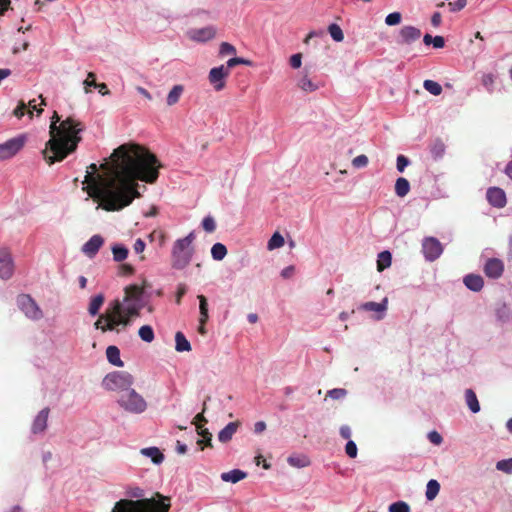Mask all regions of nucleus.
Instances as JSON below:
<instances>
[{
    "mask_svg": "<svg viewBox=\"0 0 512 512\" xmlns=\"http://www.w3.org/2000/svg\"><path fill=\"white\" fill-rule=\"evenodd\" d=\"M229 76L228 68L224 65L214 67L210 70L208 79L216 91H221L226 86L225 79Z\"/></svg>",
    "mask_w": 512,
    "mask_h": 512,
    "instance_id": "obj_11",
    "label": "nucleus"
},
{
    "mask_svg": "<svg viewBox=\"0 0 512 512\" xmlns=\"http://www.w3.org/2000/svg\"><path fill=\"white\" fill-rule=\"evenodd\" d=\"M14 272V264L11 253L6 248L0 249V278L9 279Z\"/></svg>",
    "mask_w": 512,
    "mask_h": 512,
    "instance_id": "obj_12",
    "label": "nucleus"
},
{
    "mask_svg": "<svg viewBox=\"0 0 512 512\" xmlns=\"http://www.w3.org/2000/svg\"><path fill=\"white\" fill-rule=\"evenodd\" d=\"M198 300H199V309H200V319H199V322L202 324V325H205L206 322L208 321V303H207V299L204 295H198Z\"/></svg>",
    "mask_w": 512,
    "mask_h": 512,
    "instance_id": "obj_33",
    "label": "nucleus"
},
{
    "mask_svg": "<svg viewBox=\"0 0 512 512\" xmlns=\"http://www.w3.org/2000/svg\"><path fill=\"white\" fill-rule=\"evenodd\" d=\"M482 84L489 92H492L493 84H494V75L493 74L483 75Z\"/></svg>",
    "mask_w": 512,
    "mask_h": 512,
    "instance_id": "obj_54",
    "label": "nucleus"
},
{
    "mask_svg": "<svg viewBox=\"0 0 512 512\" xmlns=\"http://www.w3.org/2000/svg\"><path fill=\"white\" fill-rule=\"evenodd\" d=\"M428 439L434 445H440L443 441L442 436L437 431L429 432Z\"/></svg>",
    "mask_w": 512,
    "mask_h": 512,
    "instance_id": "obj_57",
    "label": "nucleus"
},
{
    "mask_svg": "<svg viewBox=\"0 0 512 512\" xmlns=\"http://www.w3.org/2000/svg\"><path fill=\"white\" fill-rule=\"evenodd\" d=\"M465 399L467 406L473 413H477L480 411V404L478 402L475 392L472 389H467L465 391Z\"/></svg>",
    "mask_w": 512,
    "mask_h": 512,
    "instance_id": "obj_26",
    "label": "nucleus"
},
{
    "mask_svg": "<svg viewBox=\"0 0 512 512\" xmlns=\"http://www.w3.org/2000/svg\"><path fill=\"white\" fill-rule=\"evenodd\" d=\"M368 162H369L368 157L364 154H361L352 160V165L355 168H363L368 165Z\"/></svg>",
    "mask_w": 512,
    "mask_h": 512,
    "instance_id": "obj_51",
    "label": "nucleus"
},
{
    "mask_svg": "<svg viewBox=\"0 0 512 512\" xmlns=\"http://www.w3.org/2000/svg\"><path fill=\"white\" fill-rule=\"evenodd\" d=\"M219 54L221 56L230 55V54H236V48L228 43V42H222L219 49Z\"/></svg>",
    "mask_w": 512,
    "mask_h": 512,
    "instance_id": "obj_49",
    "label": "nucleus"
},
{
    "mask_svg": "<svg viewBox=\"0 0 512 512\" xmlns=\"http://www.w3.org/2000/svg\"><path fill=\"white\" fill-rule=\"evenodd\" d=\"M106 357L109 363L117 367H123L124 363L120 358V350L116 346H108L106 349Z\"/></svg>",
    "mask_w": 512,
    "mask_h": 512,
    "instance_id": "obj_21",
    "label": "nucleus"
},
{
    "mask_svg": "<svg viewBox=\"0 0 512 512\" xmlns=\"http://www.w3.org/2000/svg\"><path fill=\"white\" fill-rule=\"evenodd\" d=\"M26 112V105L24 102H20V104L14 109L13 114L17 118H22L25 115Z\"/></svg>",
    "mask_w": 512,
    "mask_h": 512,
    "instance_id": "obj_60",
    "label": "nucleus"
},
{
    "mask_svg": "<svg viewBox=\"0 0 512 512\" xmlns=\"http://www.w3.org/2000/svg\"><path fill=\"white\" fill-rule=\"evenodd\" d=\"M197 433L202 437L207 439V447L212 448V434L208 431V429L203 428L200 425H197Z\"/></svg>",
    "mask_w": 512,
    "mask_h": 512,
    "instance_id": "obj_50",
    "label": "nucleus"
},
{
    "mask_svg": "<svg viewBox=\"0 0 512 512\" xmlns=\"http://www.w3.org/2000/svg\"><path fill=\"white\" fill-rule=\"evenodd\" d=\"M237 65H251V61L240 57H234L227 61L225 68H228V71L230 72V69Z\"/></svg>",
    "mask_w": 512,
    "mask_h": 512,
    "instance_id": "obj_43",
    "label": "nucleus"
},
{
    "mask_svg": "<svg viewBox=\"0 0 512 512\" xmlns=\"http://www.w3.org/2000/svg\"><path fill=\"white\" fill-rule=\"evenodd\" d=\"M431 154L434 158H440L445 153V145L442 140L436 139L430 146Z\"/></svg>",
    "mask_w": 512,
    "mask_h": 512,
    "instance_id": "obj_38",
    "label": "nucleus"
},
{
    "mask_svg": "<svg viewBox=\"0 0 512 512\" xmlns=\"http://www.w3.org/2000/svg\"><path fill=\"white\" fill-rule=\"evenodd\" d=\"M138 334L139 337L147 343H151L155 338L154 331L150 325L141 326L138 331Z\"/></svg>",
    "mask_w": 512,
    "mask_h": 512,
    "instance_id": "obj_37",
    "label": "nucleus"
},
{
    "mask_svg": "<svg viewBox=\"0 0 512 512\" xmlns=\"http://www.w3.org/2000/svg\"><path fill=\"white\" fill-rule=\"evenodd\" d=\"M117 403L126 412L132 414H140L147 409L145 399L132 387L119 395Z\"/></svg>",
    "mask_w": 512,
    "mask_h": 512,
    "instance_id": "obj_7",
    "label": "nucleus"
},
{
    "mask_svg": "<svg viewBox=\"0 0 512 512\" xmlns=\"http://www.w3.org/2000/svg\"><path fill=\"white\" fill-rule=\"evenodd\" d=\"M216 35V29L213 26H207L199 29H193L189 32V37L197 42H206L213 39Z\"/></svg>",
    "mask_w": 512,
    "mask_h": 512,
    "instance_id": "obj_16",
    "label": "nucleus"
},
{
    "mask_svg": "<svg viewBox=\"0 0 512 512\" xmlns=\"http://www.w3.org/2000/svg\"><path fill=\"white\" fill-rule=\"evenodd\" d=\"M212 258L216 261H221L227 255V248L222 243H215L211 248Z\"/></svg>",
    "mask_w": 512,
    "mask_h": 512,
    "instance_id": "obj_34",
    "label": "nucleus"
},
{
    "mask_svg": "<svg viewBox=\"0 0 512 512\" xmlns=\"http://www.w3.org/2000/svg\"><path fill=\"white\" fill-rule=\"evenodd\" d=\"M421 37L420 29L414 26H403L399 31V44H411Z\"/></svg>",
    "mask_w": 512,
    "mask_h": 512,
    "instance_id": "obj_14",
    "label": "nucleus"
},
{
    "mask_svg": "<svg viewBox=\"0 0 512 512\" xmlns=\"http://www.w3.org/2000/svg\"><path fill=\"white\" fill-rule=\"evenodd\" d=\"M486 198L489 204L496 208H503L507 203L506 194L504 190L499 187L488 188Z\"/></svg>",
    "mask_w": 512,
    "mask_h": 512,
    "instance_id": "obj_13",
    "label": "nucleus"
},
{
    "mask_svg": "<svg viewBox=\"0 0 512 512\" xmlns=\"http://www.w3.org/2000/svg\"><path fill=\"white\" fill-rule=\"evenodd\" d=\"M410 191V183L406 178L400 177L395 183V193L399 197H405Z\"/></svg>",
    "mask_w": 512,
    "mask_h": 512,
    "instance_id": "obj_28",
    "label": "nucleus"
},
{
    "mask_svg": "<svg viewBox=\"0 0 512 512\" xmlns=\"http://www.w3.org/2000/svg\"><path fill=\"white\" fill-rule=\"evenodd\" d=\"M247 474L239 469H234L229 472H224L221 474V479L225 482L237 483L244 478H246Z\"/></svg>",
    "mask_w": 512,
    "mask_h": 512,
    "instance_id": "obj_22",
    "label": "nucleus"
},
{
    "mask_svg": "<svg viewBox=\"0 0 512 512\" xmlns=\"http://www.w3.org/2000/svg\"><path fill=\"white\" fill-rule=\"evenodd\" d=\"M145 246V242L139 238L135 241L133 248L137 254H141L143 253Z\"/></svg>",
    "mask_w": 512,
    "mask_h": 512,
    "instance_id": "obj_62",
    "label": "nucleus"
},
{
    "mask_svg": "<svg viewBox=\"0 0 512 512\" xmlns=\"http://www.w3.org/2000/svg\"><path fill=\"white\" fill-rule=\"evenodd\" d=\"M408 164H409V160L404 155H399L397 157V164H396V166H397V170L399 172H403L404 169L408 166Z\"/></svg>",
    "mask_w": 512,
    "mask_h": 512,
    "instance_id": "obj_58",
    "label": "nucleus"
},
{
    "mask_svg": "<svg viewBox=\"0 0 512 512\" xmlns=\"http://www.w3.org/2000/svg\"><path fill=\"white\" fill-rule=\"evenodd\" d=\"M290 66L294 69H298L301 67L302 64V54L296 53L293 54L289 59Z\"/></svg>",
    "mask_w": 512,
    "mask_h": 512,
    "instance_id": "obj_56",
    "label": "nucleus"
},
{
    "mask_svg": "<svg viewBox=\"0 0 512 512\" xmlns=\"http://www.w3.org/2000/svg\"><path fill=\"white\" fill-rule=\"evenodd\" d=\"M50 409L48 407L43 408L35 417L32 424V432L34 434L42 433L47 427V421Z\"/></svg>",
    "mask_w": 512,
    "mask_h": 512,
    "instance_id": "obj_18",
    "label": "nucleus"
},
{
    "mask_svg": "<svg viewBox=\"0 0 512 512\" xmlns=\"http://www.w3.org/2000/svg\"><path fill=\"white\" fill-rule=\"evenodd\" d=\"M328 32L332 39L336 42H341L344 39V34L341 27L338 24H330L328 27Z\"/></svg>",
    "mask_w": 512,
    "mask_h": 512,
    "instance_id": "obj_41",
    "label": "nucleus"
},
{
    "mask_svg": "<svg viewBox=\"0 0 512 512\" xmlns=\"http://www.w3.org/2000/svg\"><path fill=\"white\" fill-rule=\"evenodd\" d=\"M84 84V90L86 93H89L90 92V87H95L98 85V83L96 82V75L95 73L93 72H89L88 75H87V78L84 80L83 82Z\"/></svg>",
    "mask_w": 512,
    "mask_h": 512,
    "instance_id": "obj_46",
    "label": "nucleus"
},
{
    "mask_svg": "<svg viewBox=\"0 0 512 512\" xmlns=\"http://www.w3.org/2000/svg\"><path fill=\"white\" fill-rule=\"evenodd\" d=\"M284 243V237L279 232H275L268 241L267 249L272 251L274 249L282 247Z\"/></svg>",
    "mask_w": 512,
    "mask_h": 512,
    "instance_id": "obj_36",
    "label": "nucleus"
},
{
    "mask_svg": "<svg viewBox=\"0 0 512 512\" xmlns=\"http://www.w3.org/2000/svg\"><path fill=\"white\" fill-rule=\"evenodd\" d=\"M340 436L344 439H349L351 437V429L347 425H343L339 430Z\"/></svg>",
    "mask_w": 512,
    "mask_h": 512,
    "instance_id": "obj_63",
    "label": "nucleus"
},
{
    "mask_svg": "<svg viewBox=\"0 0 512 512\" xmlns=\"http://www.w3.org/2000/svg\"><path fill=\"white\" fill-rule=\"evenodd\" d=\"M103 243L104 240L100 235H94L83 245L82 251L88 257L93 258Z\"/></svg>",
    "mask_w": 512,
    "mask_h": 512,
    "instance_id": "obj_17",
    "label": "nucleus"
},
{
    "mask_svg": "<svg viewBox=\"0 0 512 512\" xmlns=\"http://www.w3.org/2000/svg\"><path fill=\"white\" fill-rule=\"evenodd\" d=\"M155 496L138 500L121 499L115 503L112 512H168L171 507L170 498L159 492Z\"/></svg>",
    "mask_w": 512,
    "mask_h": 512,
    "instance_id": "obj_4",
    "label": "nucleus"
},
{
    "mask_svg": "<svg viewBox=\"0 0 512 512\" xmlns=\"http://www.w3.org/2000/svg\"><path fill=\"white\" fill-rule=\"evenodd\" d=\"M134 272V268L130 264H121L119 266V275L127 276L132 275Z\"/></svg>",
    "mask_w": 512,
    "mask_h": 512,
    "instance_id": "obj_59",
    "label": "nucleus"
},
{
    "mask_svg": "<svg viewBox=\"0 0 512 512\" xmlns=\"http://www.w3.org/2000/svg\"><path fill=\"white\" fill-rule=\"evenodd\" d=\"M298 87L305 92H314L318 89V86L315 83H313L312 80L309 79L307 75L303 76L299 80Z\"/></svg>",
    "mask_w": 512,
    "mask_h": 512,
    "instance_id": "obj_40",
    "label": "nucleus"
},
{
    "mask_svg": "<svg viewBox=\"0 0 512 512\" xmlns=\"http://www.w3.org/2000/svg\"><path fill=\"white\" fill-rule=\"evenodd\" d=\"M422 252L428 261H434L440 257L443 252V246L435 237H426L422 242Z\"/></svg>",
    "mask_w": 512,
    "mask_h": 512,
    "instance_id": "obj_10",
    "label": "nucleus"
},
{
    "mask_svg": "<svg viewBox=\"0 0 512 512\" xmlns=\"http://www.w3.org/2000/svg\"><path fill=\"white\" fill-rule=\"evenodd\" d=\"M402 20V15L400 12H393V13H390L386 16L385 18V23L388 25V26H394V25H398L400 24Z\"/></svg>",
    "mask_w": 512,
    "mask_h": 512,
    "instance_id": "obj_45",
    "label": "nucleus"
},
{
    "mask_svg": "<svg viewBox=\"0 0 512 512\" xmlns=\"http://www.w3.org/2000/svg\"><path fill=\"white\" fill-rule=\"evenodd\" d=\"M392 261V255L389 251H382L378 255L377 259V270L382 272L384 269L390 267Z\"/></svg>",
    "mask_w": 512,
    "mask_h": 512,
    "instance_id": "obj_31",
    "label": "nucleus"
},
{
    "mask_svg": "<svg viewBox=\"0 0 512 512\" xmlns=\"http://www.w3.org/2000/svg\"><path fill=\"white\" fill-rule=\"evenodd\" d=\"M441 21H442L441 14L439 12H434L432 17H431V24L434 27H438L441 24Z\"/></svg>",
    "mask_w": 512,
    "mask_h": 512,
    "instance_id": "obj_64",
    "label": "nucleus"
},
{
    "mask_svg": "<svg viewBox=\"0 0 512 512\" xmlns=\"http://www.w3.org/2000/svg\"><path fill=\"white\" fill-rule=\"evenodd\" d=\"M287 462L297 468H304L310 465V460L306 455H291L288 457Z\"/></svg>",
    "mask_w": 512,
    "mask_h": 512,
    "instance_id": "obj_30",
    "label": "nucleus"
},
{
    "mask_svg": "<svg viewBox=\"0 0 512 512\" xmlns=\"http://www.w3.org/2000/svg\"><path fill=\"white\" fill-rule=\"evenodd\" d=\"M186 286L184 284H180L178 286L177 292H176V303L180 304L182 297L186 294Z\"/></svg>",
    "mask_w": 512,
    "mask_h": 512,
    "instance_id": "obj_61",
    "label": "nucleus"
},
{
    "mask_svg": "<svg viewBox=\"0 0 512 512\" xmlns=\"http://www.w3.org/2000/svg\"><path fill=\"white\" fill-rule=\"evenodd\" d=\"M105 297L102 293L95 295L91 298L89 306H88V312L90 315L95 316L99 313L100 308L102 307L104 303Z\"/></svg>",
    "mask_w": 512,
    "mask_h": 512,
    "instance_id": "obj_24",
    "label": "nucleus"
},
{
    "mask_svg": "<svg viewBox=\"0 0 512 512\" xmlns=\"http://www.w3.org/2000/svg\"><path fill=\"white\" fill-rule=\"evenodd\" d=\"M175 349L177 352H189L191 351L190 342L186 339L185 335L178 331L175 334Z\"/></svg>",
    "mask_w": 512,
    "mask_h": 512,
    "instance_id": "obj_23",
    "label": "nucleus"
},
{
    "mask_svg": "<svg viewBox=\"0 0 512 512\" xmlns=\"http://www.w3.org/2000/svg\"><path fill=\"white\" fill-rule=\"evenodd\" d=\"M84 129V124L73 117L61 121L60 116L55 111L51 117L49 127L50 139L42 152L46 162L49 165L60 162L69 154L75 152L82 140L80 134Z\"/></svg>",
    "mask_w": 512,
    "mask_h": 512,
    "instance_id": "obj_2",
    "label": "nucleus"
},
{
    "mask_svg": "<svg viewBox=\"0 0 512 512\" xmlns=\"http://www.w3.org/2000/svg\"><path fill=\"white\" fill-rule=\"evenodd\" d=\"M467 5V0H456L448 4L451 12H458L464 9Z\"/></svg>",
    "mask_w": 512,
    "mask_h": 512,
    "instance_id": "obj_53",
    "label": "nucleus"
},
{
    "mask_svg": "<svg viewBox=\"0 0 512 512\" xmlns=\"http://www.w3.org/2000/svg\"><path fill=\"white\" fill-rule=\"evenodd\" d=\"M143 294L144 288L137 284L126 286L123 300L115 299L108 305L109 322L105 325V329L116 330L119 326L123 328L130 326L133 319L140 316L143 308Z\"/></svg>",
    "mask_w": 512,
    "mask_h": 512,
    "instance_id": "obj_3",
    "label": "nucleus"
},
{
    "mask_svg": "<svg viewBox=\"0 0 512 512\" xmlns=\"http://www.w3.org/2000/svg\"><path fill=\"white\" fill-rule=\"evenodd\" d=\"M345 452L350 458H356L358 449L354 441L349 440L345 446Z\"/></svg>",
    "mask_w": 512,
    "mask_h": 512,
    "instance_id": "obj_52",
    "label": "nucleus"
},
{
    "mask_svg": "<svg viewBox=\"0 0 512 512\" xmlns=\"http://www.w3.org/2000/svg\"><path fill=\"white\" fill-rule=\"evenodd\" d=\"M423 87L425 90H427L434 96H438L442 93V86L438 82L433 80H425L423 83Z\"/></svg>",
    "mask_w": 512,
    "mask_h": 512,
    "instance_id": "obj_39",
    "label": "nucleus"
},
{
    "mask_svg": "<svg viewBox=\"0 0 512 512\" xmlns=\"http://www.w3.org/2000/svg\"><path fill=\"white\" fill-rule=\"evenodd\" d=\"M183 91H184V87L182 85H175L168 93V96L166 99L167 105L168 106L175 105L179 101Z\"/></svg>",
    "mask_w": 512,
    "mask_h": 512,
    "instance_id": "obj_29",
    "label": "nucleus"
},
{
    "mask_svg": "<svg viewBox=\"0 0 512 512\" xmlns=\"http://www.w3.org/2000/svg\"><path fill=\"white\" fill-rule=\"evenodd\" d=\"M240 423L238 421L228 423L218 434V439L222 443L229 442L236 433Z\"/></svg>",
    "mask_w": 512,
    "mask_h": 512,
    "instance_id": "obj_19",
    "label": "nucleus"
},
{
    "mask_svg": "<svg viewBox=\"0 0 512 512\" xmlns=\"http://www.w3.org/2000/svg\"><path fill=\"white\" fill-rule=\"evenodd\" d=\"M18 306L27 317L33 320L42 318V311L30 295L22 294L17 299Z\"/></svg>",
    "mask_w": 512,
    "mask_h": 512,
    "instance_id": "obj_9",
    "label": "nucleus"
},
{
    "mask_svg": "<svg viewBox=\"0 0 512 512\" xmlns=\"http://www.w3.org/2000/svg\"><path fill=\"white\" fill-rule=\"evenodd\" d=\"M110 159V163L101 165L103 175L97 173L95 163L90 164L84 189L102 209L119 211L141 196L137 180L151 184L158 179L161 164L153 153L135 143L120 145Z\"/></svg>",
    "mask_w": 512,
    "mask_h": 512,
    "instance_id": "obj_1",
    "label": "nucleus"
},
{
    "mask_svg": "<svg viewBox=\"0 0 512 512\" xmlns=\"http://www.w3.org/2000/svg\"><path fill=\"white\" fill-rule=\"evenodd\" d=\"M504 271V264L500 259L491 258L484 266V273L487 277L497 279L501 277Z\"/></svg>",
    "mask_w": 512,
    "mask_h": 512,
    "instance_id": "obj_15",
    "label": "nucleus"
},
{
    "mask_svg": "<svg viewBox=\"0 0 512 512\" xmlns=\"http://www.w3.org/2000/svg\"><path fill=\"white\" fill-rule=\"evenodd\" d=\"M141 454L150 457L152 462L155 464H160L164 460V455L157 447L143 448L141 450Z\"/></svg>",
    "mask_w": 512,
    "mask_h": 512,
    "instance_id": "obj_25",
    "label": "nucleus"
},
{
    "mask_svg": "<svg viewBox=\"0 0 512 512\" xmlns=\"http://www.w3.org/2000/svg\"><path fill=\"white\" fill-rule=\"evenodd\" d=\"M389 512H410V507L406 502L398 501L389 506Z\"/></svg>",
    "mask_w": 512,
    "mask_h": 512,
    "instance_id": "obj_44",
    "label": "nucleus"
},
{
    "mask_svg": "<svg viewBox=\"0 0 512 512\" xmlns=\"http://www.w3.org/2000/svg\"><path fill=\"white\" fill-rule=\"evenodd\" d=\"M440 491V484L438 483L437 480H434V479H431L428 483H427V487H426V498L428 500H433L436 498V496L438 495Z\"/></svg>",
    "mask_w": 512,
    "mask_h": 512,
    "instance_id": "obj_35",
    "label": "nucleus"
},
{
    "mask_svg": "<svg viewBox=\"0 0 512 512\" xmlns=\"http://www.w3.org/2000/svg\"><path fill=\"white\" fill-rule=\"evenodd\" d=\"M25 142L26 137L20 135L0 143V160H7L15 156L24 147Z\"/></svg>",
    "mask_w": 512,
    "mask_h": 512,
    "instance_id": "obj_8",
    "label": "nucleus"
},
{
    "mask_svg": "<svg viewBox=\"0 0 512 512\" xmlns=\"http://www.w3.org/2000/svg\"><path fill=\"white\" fill-rule=\"evenodd\" d=\"M133 383L134 378L130 373L114 371L104 377L102 386L108 391H117L120 395L130 389Z\"/></svg>",
    "mask_w": 512,
    "mask_h": 512,
    "instance_id": "obj_6",
    "label": "nucleus"
},
{
    "mask_svg": "<svg viewBox=\"0 0 512 512\" xmlns=\"http://www.w3.org/2000/svg\"><path fill=\"white\" fill-rule=\"evenodd\" d=\"M202 227L206 232L212 233L216 229V223L213 217L207 216L202 220Z\"/></svg>",
    "mask_w": 512,
    "mask_h": 512,
    "instance_id": "obj_48",
    "label": "nucleus"
},
{
    "mask_svg": "<svg viewBox=\"0 0 512 512\" xmlns=\"http://www.w3.org/2000/svg\"><path fill=\"white\" fill-rule=\"evenodd\" d=\"M194 240L195 233L192 231L174 242L171 251V265L174 269L182 270L189 265L194 255Z\"/></svg>",
    "mask_w": 512,
    "mask_h": 512,
    "instance_id": "obj_5",
    "label": "nucleus"
},
{
    "mask_svg": "<svg viewBox=\"0 0 512 512\" xmlns=\"http://www.w3.org/2000/svg\"><path fill=\"white\" fill-rule=\"evenodd\" d=\"M387 303V298H384L380 303L373 301L365 302L360 306V308L365 311L384 312L387 309Z\"/></svg>",
    "mask_w": 512,
    "mask_h": 512,
    "instance_id": "obj_27",
    "label": "nucleus"
},
{
    "mask_svg": "<svg viewBox=\"0 0 512 512\" xmlns=\"http://www.w3.org/2000/svg\"><path fill=\"white\" fill-rule=\"evenodd\" d=\"M128 249L122 244H115L112 246L113 259L116 262L124 261L128 256Z\"/></svg>",
    "mask_w": 512,
    "mask_h": 512,
    "instance_id": "obj_32",
    "label": "nucleus"
},
{
    "mask_svg": "<svg viewBox=\"0 0 512 512\" xmlns=\"http://www.w3.org/2000/svg\"><path fill=\"white\" fill-rule=\"evenodd\" d=\"M496 468L497 470L505 473H512V458L498 461L496 463Z\"/></svg>",
    "mask_w": 512,
    "mask_h": 512,
    "instance_id": "obj_47",
    "label": "nucleus"
},
{
    "mask_svg": "<svg viewBox=\"0 0 512 512\" xmlns=\"http://www.w3.org/2000/svg\"><path fill=\"white\" fill-rule=\"evenodd\" d=\"M465 286L475 292L480 291L483 288L484 281L480 275L468 274L463 280Z\"/></svg>",
    "mask_w": 512,
    "mask_h": 512,
    "instance_id": "obj_20",
    "label": "nucleus"
},
{
    "mask_svg": "<svg viewBox=\"0 0 512 512\" xmlns=\"http://www.w3.org/2000/svg\"><path fill=\"white\" fill-rule=\"evenodd\" d=\"M107 314H108V308L106 309L105 313L102 314L99 317V319L95 322L94 326L96 329H101L103 332L111 331L110 329H105V325L108 324V322H109V320L107 318ZM115 331L119 332L120 330L117 327Z\"/></svg>",
    "mask_w": 512,
    "mask_h": 512,
    "instance_id": "obj_42",
    "label": "nucleus"
},
{
    "mask_svg": "<svg viewBox=\"0 0 512 512\" xmlns=\"http://www.w3.org/2000/svg\"><path fill=\"white\" fill-rule=\"evenodd\" d=\"M346 394H347V391L342 388H335V389L328 391V396L335 400H339V399L345 397Z\"/></svg>",
    "mask_w": 512,
    "mask_h": 512,
    "instance_id": "obj_55",
    "label": "nucleus"
}]
</instances>
